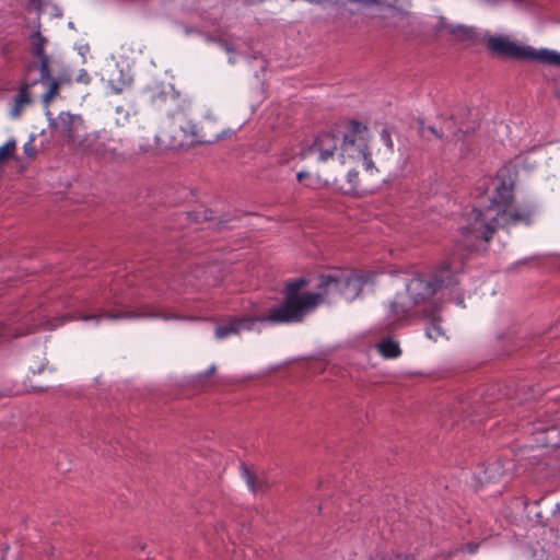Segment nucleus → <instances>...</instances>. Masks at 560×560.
<instances>
[{
    "instance_id": "nucleus-1",
    "label": "nucleus",
    "mask_w": 560,
    "mask_h": 560,
    "mask_svg": "<svg viewBox=\"0 0 560 560\" xmlns=\"http://www.w3.org/2000/svg\"><path fill=\"white\" fill-rule=\"evenodd\" d=\"M369 139L368 127L352 120L341 137L331 131L322 132L302 154L303 156L316 155L318 162H327L337 156L341 164L361 163L365 172L372 175L377 170L370 156Z\"/></svg>"
},
{
    "instance_id": "nucleus-2",
    "label": "nucleus",
    "mask_w": 560,
    "mask_h": 560,
    "mask_svg": "<svg viewBox=\"0 0 560 560\" xmlns=\"http://www.w3.org/2000/svg\"><path fill=\"white\" fill-rule=\"evenodd\" d=\"M462 269V261L447 259L443 261L431 276H419L407 284L410 301L406 303L402 296L397 295L388 304V325L399 323L406 318L409 310L429 300L441 288L457 283V272Z\"/></svg>"
},
{
    "instance_id": "nucleus-3",
    "label": "nucleus",
    "mask_w": 560,
    "mask_h": 560,
    "mask_svg": "<svg viewBox=\"0 0 560 560\" xmlns=\"http://www.w3.org/2000/svg\"><path fill=\"white\" fill-rule=\"evenodd\" d=\"M533 209L515 208L508 209H472L469 222L462 228L463 245L470 250H479L491 240L492 234L499 228L509 224H529L533 218Z\"/></svg>"
},
{
    "instance_id": "nucleus-4",
    "label": "nucleus",
    "mask_w": 560,
    "mask_h": 560,
    "mask_svg": "<svg viewBox=\"0 0 560 560\" xmlns=\"http://www.w3.org/2000/svg\"><path fill=\"white\" fill-rule=\"evenodd\" d=\"M306 284L302 278L287 283L283 301L266 311L265 319L269 320L270 326L301 323L320 304L322 293L301 292Z\"/></svg>"
},
{
    "instance_id": "nucleus-5",
    "label": "nucleus",
    "mask_w": 560,
    "mask_h": 560,
    "mask_svg": "<svg viewBox=\"0 0 560 560\" xmlns=\"http://www.w3.org/2000/svg\"><path fill=\"white\" fill-rule=\"evenodd\" d=\"M168 133L172 139L170 145L173 149H182L195 143H211L223 137V130L217 128V122L210 117H206L200 125L186 116L176 117L170 125Z\"/></svg>"
},
{
    "instance_id": "nucleus-6",
    "label": "nucleus",
    "mask_w": 560,
    "mask_h": 560,
    "mask_svg": "<svg viewBox=\"0 0 560 560\" xmlns=\"http://www.w3.org/2000/svg\"><path fill=\"white\" fill-rule=\"evenodd\" d=\"M487 47L491 52L503 58L538 61L544 65L560 67V52L550 49H535L530 46L520 45L504 36H489Z\"/></svg>"
},
{
    "instance_id": "nucleus-7",
    "label": "nucleus",
    "mask_w": 560,
    "mask_h": 560,
    "mask_svg": "<svg viewBox=\"0 0 560 560\" xmlns=\"http://www.w3.org/2000/svg\"><path fill=\"white\" fill-rule=\"evenodd\" d=\"M108 303V308L101 310L97 313L83 315L81 316V319L83 320H90L95 319L97 323L101 319H108V320H135V319H150V318H162V319H171L175 318V316H167L165 315L160 308L145 304L142 306H139L137 308H127L122 306L117 301H112L109 296L105 298Z\"/></svg>"
},
{
    "instance_id": "nucleus-8",
    "label": "nucleus",
    "mask_w": 560,
    "mask_h": 560,
    "mask_svg": "<svg viewBox=\"0 0 560 560\" xmlns=\"http://www.w3.org/2000/svg\"><path fill=\"white\" fill-rule=\"evenodd\" d=\"M52 127L71 148L83 152L91 150V136L81 133L84 130V124L80 115L62 112L55 119Z\"/></svg>"
},
{
    "instance_id": "nucleus-9",
    "label": "nucleus",
    "mask_w": 560,
    "mask_h": 560,
    "mask_svg": "<svg viewBox=\"0 0 560 560\" xmlns=\"http://www.w3.org/2000/svg\"><path fill=\"white\" fill-rule=\"evenodd\" d=\"M43 325L44 322L39 318V314H13L7 322H0V341L32 334Z\"/></svg>"
},
{
    "instance_id": "nucleus-10",
    "label": "nucleus",
    "mask_w": 560,
    "mask_h": 560,
    "mask_svg": "<svg viewBox=\"0 0 560 560\" xmlns=\"http://www.w3.org/2000/svg\"><path fill=\"white\" fill-rule=\"evenodd\" d=\"M364 281L358 272H350L340 277L323 276L318 287L327 292L337 291L346 300L351 301L362 291Z\"/></svg>"
},
{
    "instance_id": "nucleus-11",
    "label": "nucleus",
    "mask_w": 560,
    "mask_h": 560,
    "mask_svg": "<svg viewBox=\"0 0 560 560\" xmlns=\"http://www.w3.org/2000/svg\"><path fill=\"white\" fill-rule=\"evenodd\" d=\"M266 312L260 315H245L235 316L230 318L226 323L220 324L215 327L214 336L217 339L222 340L232 335H238L241 331H261V327L269 325V320L265 319Z\"/></svg>"
},
{
    "instance_id": "nucleus-12",
    "label": "nucleus",
    "mask_w": 560,
    "mask_h": 560,
    "mask_svg": "<svg viewBox=\"0 0 560 560\" xmlns=\"http://www.w3.org/2000/svg\"><path fill=\"white\" fill-rule=\"evenodd\" d=\"M48 40L44 37L40 32H34L31 35V52L38 59V62H31L26 67V72L31 73L33 70H38L39 81H46L49 79V57L45 52V47Z\"/></svg>"
},
{
    "instance_id": "nucleus-13",
    "label": "nucleus",
    "mask_w": 560,
    "mask_h": 560,
    "mask_svg": "<svg viewBox=\"0 0 560 560\" xmlns=\"http://www.w3.org/2000/svg\"><path fill=\"white\" fill-rule=\"evenodd\" d=\"M37 84L36 80L30 79V73L26 72L18 93L13 96L9 115L12 119L21 117L22 113L32 104L31 88Z\"/></svg>"
},
{
    "instance_id": "nucleus-14",
    "label": "nucleus",
    "mask_w": 560,
    "mask_h": 560,
    "mask_svg": "<svg viewBox=\"0 0 560 560\" xmlns=\"http://www.w3.org/2000/svg\"><path fill=\"white\" fill-rule=\"evenodd\" d=\"M122 147L124 144L121 142L118 145L114 140H110L107 143L98 144L95 149L91 147L89 152L96 154L105 162L120 163L126 161L130 155Z\"/></svg>"
},
{
    "instance_id": "nucleus-15",
    "label": "nucleus",
    "mask_w": 560,
    "mask_h": 560,
    "mask_svg": "<svg viewBox=\"0 0 560 560\" xmlns=\"http://www.w3.org/2000/svg\"><path fill=\"white\" fill-rule=\"evenodd\" d=\"M513 182L501 179V175H499L498 180L494 183V195L492 196L493 207H489L488 209H503L509 207V203L513 199Z\"/></svg>"
},
{
    "instance_id": "nucleus-16",
    "label": "nucleus",
    "mask_w": 560,
    "mask_h": 560,
    "mask_svg": "<svg viewBox=\"0 0 560 560\" xmlns=\"http://www.w3.org/2000/svg\"><path fill=\"white\" fill-rule=\"evenodd\" d=\"M514 463L510 459H498L488 464L485 469L483 480L487 482H495L503 478H510L513 475Z\"/></svg>"
},
{
    "instance_id": "nucleus-17",
    "label": "nucleus",
    "mask_w": 560,
    "mask_h": 560,
    "mask_svg": "<svg viewBox=\"0 0 560 560\" xmlns=\"http://www.w3.org/2000/svg\"><path fill=\"white\" fill-rule=\"evenodd\" d=\"M438 27L440 31H445L459 40H468L475 37V30L472 27L451 24L445 18H440Z\"/></svg>"
},
{
    "instance_id": "nucleus-18",
    "label": "nucleus",
    "mask_w": 560,
    "mask_h": 560,
    "mask_svg": "<svg viewBox=\"0 0 560 560\" xmlns=\"http://www.w3.org/2000/svg\"><path fill=\"white\" fill-rule=\"evenodd\" d=\"M214 269L215 266H208L207 268L197 267L191 273L185 277V283L192 287L214 284V281H211L208 277V275L212 273Z\"/></svg>"
},
{
    "instance_id": "nucleus-19",
    "label": "nucleus",
    "mask_w": 560,
    "mask_h": 560,
    "mask_svg": "<svg viewBox=\"0 0 560 560\" xmlns=\"http://www.w3.org/2000/svg\"><path fill=\"white\" fill-rule=\"evenodd\" d=\"M242 477L253 492L264 491L269 487V483L265 477L257 476L245 466L242 467Z\"/></svg>"
},
{
    "instance_id": "nucleus-20",
    "label": "nucleus",
    "mask_w": 560,
    "mask_h": 560,
    "mask_svg": "<svg viewBox=\"0 0 560 560\" xmlns=\"http://www.w3.org/2000/svg\"><path fill=\"white\" fill-rule=\"evenodd\" d=\"M378 353L384 359H397L401 354V349L397 341L390 338L383 339L376 346Z\"/></svg>"
},
{
    "instance_id": "nucleus-21",
    "label": "nucleus",
    "mask_w": 560,
    "mask_h": 560,
    "mask_svg": "<svg viewBox=\"0 0 560 560\" xmlns=\"http://www.w3.org/2000/svg\"><path fill=\"white\" fill-rule=\"evenodd\" d=\"M37 83H44L47 84V91L43 94V103L44 105L48 106L52 100L59 94L60 89V80L58 79H51V75L49 74V79L46 81H39L38 79H35Z\"/></svg>"
},
{
    "instance_id": "nucleus-22",
    "label": "nucleus",
    "mask_w": 560,
    "mask_h": 560,
    "mask_svg": "<svg viewBox=\"0 0 560 560\" xmlns=\"http://www.w3.org/2000/svg\"><path fill=\"white\" fill-rule=\"evenodd\" d=\"M428 130L433 133L436 138L448 137L450 135L456 136L457 131H464L463 125H460L457 129L454 127L453 118L446 120L444 126L441 128V132L436 130L435 127H428ZM468 131V128L465 129V132Z\"/></svg>"
},
{
    "instance_id": "nucleus-23",
    "label": "nucleus",
    "mask_w": 560,
    "mask_h": 560,
    "mask_svg": "<svg viewBox=\"0 0 560 560\" xmlns=\"http://www.w3.org/2000/svg\"><path fill=\"white\" fill-rule=\"evenodd\" d=\"M15 150L16 141L14 139H9L0 147V168L7 161L14 158Z\"/></svg>"
},
{
    "instance_id": "nucleus-24",
    "label": "nucleus",
    "mask_w": 560,
    "mask_h": 560,
    "mask_svg": "<svg viewBox=\"0 0 560 560\" xmlns=\"http://www.w3.org/2000/svg\"><path fill=\"white\" fill-rule=\"evenodd\" d=\"M425 335L429 339L436 341L440 337L444 336L441 327L440 319L433 318L425 329Z\"/></svg>"
},
{
    "instance_id": "nucleus-25",
    "label": "nucleus",
    "mask_w": 560,
    "mask_h": 560,
    "mask_svg": "<svg viewBox=\"0 0 560 560\" xmlns=\"http://www.w3.org/2000/svg\"><path fill=\"white\" fill-rule=\"evenodd\" d=\"M359 173L354 170H350L347 173V187H342L346 192H353L359 188Z\"/></svg>"
},
{
    "instance_id": "nucleus-26",
    "label": "nucleus",
    "mask_w": 560,
    "mask_h": 560,
    "mask_svg": "<svg viewBox=\"0 0 560 560\" xmlns=\"http://www.w3.org/2000/svg\"><path fill=\"white\" fill-rule=\"evenodd\" d=\"M166 97H167V93H165L161 90L151 89L149 91L150 102L155 106H159L161 103L165 102Z\"/></svg>"
},
{
    "instance_id": "nucleus-27",
    "label": "nucleus",
    "mask_w": 560,
    "mask_h": 560,
    "mask_svg": "<svg viewBox=\"0 0 560 560\" xmlns=\"http://www.w3.org/2000/svg\"><path fill=\"white\" fill-rule=\"evenodd\" d=\"M35 139L34 137H31L24 144H23V151H24V154L30 158V159H33L36 156V148H35Z\"/></svg>"
},
{
    "instance_id": "nucleus-28",
    "label": "nucleus",
    "mask_w": 560,
    "mask_h": 560,
    "mask_svg": "<svg viewBox=\"0 0 560 560\" xmlns=\"http://www.w3.org/2000/svg\"><path fill=\"white\" fill-rule=\"evenodd\" d=\"M381 560H416L409 555H387L381 558Z\"/></svg>"
},
{
    "instance_id": "nucleus-29",
    "label": "nucleus",
    "mask_w": 560,
    "mask_h": 560,
    "mask_svg": "<svg viewBox=\"0 0 560 560\" xmlns=\"http://www.w3.org/2000/svg\"><path fill=\"white\" fill-rule=\"evenodd\" d=\"M381 139L384 142V144L387 147L388 151H393V141L390 139V135L387 130H383L381 132Z\"/></svg>"
},
{
    "instance_id": "nucleus-30",
    "label": "nucleus",
    "mask_w": 560,
    "mask_h": 560,
    "mask_svg": "<svg viewBox=\"0 0 560 560\" xmlns=\"http://www.w3.org/2000/svg\"><path fill=\"white\" fill-rule=\"evenodd\" d=\"M307 177H308V173H306V172H299V173L296 174V179H298L300 183H302V182H303L305 178H307Z\"/></svg>"
},
{
    "instance_id": "nucleus-31",
    "label": "nucleus",
    "mask_w": 560,
    "mask_h": 560,
    "mask_svg": "<svg viewBox=\"0 0 560 560\" xmlns=\"http://www.w3.org/2000/svg\"><path fill=\"white\" fill-rule=\"evenodd\" d=\"M214 372H215V366H214V365H212V366H210V368L205 372V374H202V376H203V377H209V376L213 375V374H214Z\"/></svg>"
},
{
    "instance_id": "nucleus-32",
    "label": "nucleus",
    "mask_w": 560,
    "mask_h": 560,
    "mask_svg": "<svg viewBox=\"0 0 560 560\" xmlns=\"http://www.w3.org/2000/svg\"><path fill=\"white\" fill-rule=\"evenodd\" d=\"M478 549V544H468L467 545V550L469 553H474L476 552Z\"/></svg>"
}]
</instances>
